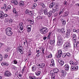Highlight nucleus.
Segmentation results:
<instances>
[{
    "mask_svg": "<svg viewBox=\"0 0 79 79\" xmlns=\"http://www.w3.org/2000/svg\"><path fill=\"white\" fill-rule=\"evenodd\" d=\"M61 55H62V51L59 50L58 52L56 54V56L57 58H61Z\"/></svg>",
    "mask_w": 79,
    "mask_h": 79,
    "instance_id": "obj_7",
    "label": "nucleus"
},
{
    "mask_svg": "<svg viewBox=\"0 0 79 79\" xmlns=\"http://www.w3.org/2000/svg\"><path fill=\"white\" fill-rule=\"evenodd\" d=\"M5 8H6L7 6V5H6V4H4V5L3 6Z\"/></svg>",
    "mask_w": 79,
    "mask_h": 79,
    "instance_id": "obj_57",
    "label": "nucleus"
},
{
    "mask_svg": "<svg viewBox=\"0 0 79 79\" xmlns=\"http://www.w3.org/2000/svg\"><path fill=\"white\" fill-rule=\"evenodd\" d=\"M52 12L51 11H49L47 15L49 16V17H50L51 16H52Z\"/></svg>",
    "mask_w": 79,
    "mask_h": 79,
    "instance_id": "obj_32",
    "label": "nucleus"
},
{
    "mask_svg": "<svg viewBox=\"0 0 79 79\" xmlns=\"http://www.w3.org/2000/svg\"><path fill=\"white\" fill-rule=\"evenodd\" d=\"M13 13H15V14H17V13H18V12H17L16 9V8H13Z\"/></svg>",
    "mask_w": 79,
    "mask_h": 79,
    "instance_id": "obj_34",
    "label": "nucleus"
},
{
    "mask_svg": "<svg viewBox=\"0 0 79 79\" xmlns=\"http://www.w3.org/2000/svg\"><path fill=\"white\" fill-rule=\"evenodd\" d=\"M59 70L57 69H53V70L52 71V74H55L56 73H58L59 72Z\"/></svg>",
    "mask_w": 79,
    "mask_h": 79,
    "instance_id": "obj_12",
    "label": "nucleus"
},
{
    "mask_svg": "<svg viewBox=\"0 0 79 79\" xmlns=\"http://www.w3.org/2000/svg\"><path fill=\"white\" fill-rule=\"evenodd\" d=\"M65 69L66 71H68L69 70V66L68 64H66L64 65Z\"/></svg>",
    "mask_w": 79,
    "mask_h": 79,
    "instance_id": "obj_14",
    "label": "nucleus"
},
{
    "mask_svg": "<svg viewBox=\"0 0 79 79\" xmlns=\"http://www.w3.org/2000/svg\"><path fill=\"white\" fill-rule=\"evenodd\" d=\"M6 34L7 35L11 36L13 34V32L11 31H5Z\"/></svg>",
    "mask_w": 79,
    "mask_h": 79,
    "instance_id": "obj_10",
    "label": "nucleus"
},
{
    "mask_svg": "<svg viewBox=\"0 0 79 79\" xmlns=\"http://www.w3.org/2000/svg\"><path fill=\"white\" fill-rule=\"evenodd\" d=\"M72 37L73 40H74V42L76 41V40H77V37H76V35L75 34L73 35L72 36Z\"/></svg>",
    "mask_w": 79,
    "mask_h": 79,
    "instance_id": "obj_15",
    "label": "nucleus"
},
{
    "mask_svg": "<svg viewBox=\"0 0 79 79\" xmlns=\"http://www.w3.org/2000/svg\"><path fill=\"white\" fill-rule=\"evenodd\" d=\"M51 34V32H49V34H48V39H49L50 35Z\"/></svg>",
    "mask_w": 79,
    "mask_h": 79,
    "instance_id": "obj_51",
    "label": "nucleus"
},
{
    "mask_svg": "<svg viewBox=\"0 0 79 79\" xmlns=\"http://www.w3.org/2000/svg\"><path fill=\"white\" fill-rule=\"evenodd\" d=\"M3 15L4 13L2 11H0V18L1 19H2L3 18Z\"/></svg>",
    "mask_w": 79,
    "mask_h": 79,
    "instance_id": "obj_17",
    "label": "nucleus"
},
{
    "mask_svg": "<svg viewBox=\"0 0 79 79\" xmlns=\"http://www.w3.org/2000/svg\"><path fill=\"white\" fill-rule=\"evenodd\" d=\"M25 68L26 67H24L22 69L23 72H24V71H25Z\"/></svg>",
    "mask_w": 79,
    "mask_h": 79,
    "instance_id": "obj_53",
    "label": "nucleus"
},
{
    "mask_svg": "<svg viewBox=\"0 0 79 79\" xmlns=\"http://www.w3.org/2000/svg\"><path fill=\"white\" fill-rule=\"evenodd\" d=\"M4 75L5 76L10 77L11 75V73L10 72L8 71H6L4 73Z\"/></svg>",
    "mask_w": 79,
    "mask_h": 79,
    "instance_id": "obj_9",
    "label": "nucleus"
},
{
    "mask_svg": "<svg viewBox=\"0 0 79 79\" xmlns=\"http://www.w3.org/2000/svg\"><path fill=\"white\" fill-rule=\"evenodd\" d=\"M29 79H41V78H37L36 79V77L35 76H29Z\"/></svg>",
    "mask_w": 79,
    "mask_h": 79,
    "instance_id": "obj_13",
    "label": "nucleus"
},
{
    "mask_svg": "<svg viewBox=\"0 0 79 79\" xmlns=\"http://www.w3.org/2000/svg\"><path fill=\"white\" fill-rule=\"evenodd\" d=\"M37 6V4L35 3L33 4L32 7V9H34L35 8V7Z\"/></svg>",
    "mask_w": 79,
    "mask_h": 79,
    "instance_id": "obj_33",
    "label": "nucleus"
},
{
    "mask_svg": "<svg viewBox=\"0 0 79 79\" xmlns=\"http://www.w3.org/2000/svg\"><path fill=\"white\" fill-rule=\"evenodd\" d=\"M78 44H79V41H77L76 43H75L74 45H76V46H77V45H78Z\"/></svg>",
    "mask_w": 79,
    "mask_h": 79,
    "instance_id": "obj_50",
    "label": "nucleus"
},
{
    "mask_svg": "<svg viewBox=\"0 0 79 79\" xmlns=\"http://www.w3.org/2000/svg\"><path fill=\"white\" fill-rule=\"evenodd\" d=\"M52 12L53 13H55V11H56V9L55 10V9H52Z\"/></svg>",
    "mask_w": 79,
    "mask_h": 79,
    "instance_id": "obj_55",
    "label": "nucleus"
},
{
    "mask_svg": "<svg viewBox=\"0 0 79 79\" xmlns=\"http://www.w3.org/2000/svg\"><path fill=\"white\" fill-rule=\"evenodd\" d=\"M55 43V39H54L53 40H50V44L52 45V44H53Z\"/></svg>",
    "mask_w": 79,
    "mask_h": 79,
    "instance_id": "obj_37",
    "label": "nucleus"
},
{
    "mask_svg": "<svg viewBox=\"0 0 79 79\" xmlns=\"http://www.w3.org/2000/svg\"><path fill=\"white\" fill-rule=\"evenodd\" d=\"M44 13L45 15H47L48 12H47V9L45 8L44 10Z\"/></svg>",
    "mask_w": 79,
    "mask_h": 79,
    "instance_id": "obj_31",
    "label": "nucleus"
},
{
    "mask_svg": "<svg viewBox=\"0 0 79 79\" xmlns=\"http://www.w3.org/2000/svg\"><path fill=\"white\" fill-rule=\"evenodd\" d=\"M56 11H58V10H59V9H60V6L59 5H56Z\"/></svg>",
    "mask_w": 79,
    "mask_h": 79,
    "instance_id": "obj_26",
    "label": "nucleus"
},
{
    "mask_svg": "<svg viewBox=\"0 0 79 79\" xmlns=\"http://www.w3.org/2000/svg\"><path fill=\"white\" fill-rule=\"evenodd\" d=\"M11 8V6H8L7 7H6L5 9V10L6 11H8L9 10H10Z\"/></svg>",
    "mask_w": 79,
    "mask_h": 79,
    "instance_id": "obj_23",
    "label": "nucleus"
},
{
    "mask_svg": "<svg viewBox=\"0 0 79 79\" xmlns=\"http://www.w3.org/2000/svg\"><path fill=\"white\" fill-rule=\"evenodd\" d=\"M11 2L12 3H14V5H18V1L16 0L12 1Z\"/></svg>",
    "mask_w": 79,
    "mask_h": 79,
    "instance_id": "obj_25",
    "label": "nucleus"
},
{
    "mask_svg": "<svg viewBox=\"0 0 79 79\" xmlns=\"http://www.w3.org/2000/svg\"><path fill=\"white\" fill-rule=\"evenodd\" d=\"M48 30H47V28L46 27L41 28L40 30V32L42 34H45L47 33Z\"/></svg>",
    "mask_w": 79,
    "mask_h": 79,
    "instance_id": "obj_2",
    "label": "nucleus"
},
{
    "mask_svg": "<svg viewBox=\"0 0 79 79\" xmlns=\"http://www.w3.org/2000/svg\"><path fill=\"white\" fill-rule=\"evenodd\" d=\"M63 47L64 49H67L69 48H70L71 47V44H70V43L69 42H67L65 44L64 46Z\"/></svg>",
    "mask_w": 79,
    "mask_h": 79,
    "instance_id": "obj_3",
    "label": "nucleus"
},
{
    "mask_svg": "<svg viewBox=\"0 0 79 79\" xmlns=\"http://www.w3.org/2000/svg\"><path fill=\"white\" fill-rule=\"evenodd\" d=\"M66 56V53H64L62 55V57L63 58H65Z\"/></svg>",
    "mask_w": 79,
    "mask_h": 79,
    "instance_id": "obj_39",
    "label": "nucleus"
},
{
    "mask_svg": "<svg viewBox=\"0 0 79 79\" xmlns=\"http://www.w3.org/2000/svg\"><path fill=\"white\" fill-rule=\"evenodd\" d=\"M25 13L26 14L29 15H32V12L31 11L27 9L25 11Z\"/></svg>",
    "mask_w": 79,
    "mask_h": 79,
    "instance_id": "obj_11",
    "label": "nucleus"
},
{
    "mask_svg": "<svg viewBox=\"0 0 79 79\" xmlns=\"http://www.w3.org/2000/svg\"><path fill=\"white\" fill-rule=\"evenodd\" d=\"M71 54H70V53H69L68 52L67 53H66V56H67L68 57H69V56H71Z\"/></svg>",
    "mask_w": 79,
    "mask_h": 79,
    "instance_id": "obj_44",
    "label": "nucleus"
},
{
    "mask_svg": "<svg viewBox=\"0 0 79 79\" xmlns=\"http://www.w3.org/2000/svg\"><path fill=\"white\" fill-rule=\"evenodd\" d=\"M17 49L20 53L22 54L23 53V48L21 45H19V46L17 48Z\"/></svg>",
    "mask_w": 79,
    "mask_h": 79,
    "instance_id": "obj_4",
    "label": "nucleus"
},
{
    "mask_svg": "<svg viewBox=\"0 0 79 79\" xmlns=\"http://www.w3.org/2000/svg\"><path fill=\"white\" fill-rule=\"evenodd\" d=\"M47 58H52V54L49 55L48 56H46Z\"/></svg>",
    "mask_w": 79,
    "mask_h": 79,
    "instance_id": "obj_40",
    "label": "nucleus"
},
{
    "mask_svg": "<svg viewBox=\"0 0 79 79\" xmlns=\"http://www.w3.org/2000/svg\"><path fill=\"white\" fill-rule=\"evenodd\" d=\"M78 66H72L71 67L70 69L72 71H77L78 69Z\"/></svg>",
    "mask_w": 79,
    "mask_h": 79,
    "instance_id": "obj_8",
    "label": "nucleus"
},
{
    "mask_svg": "<svg viewBox=\"0 0 79 79\" xmlns=\"http://www.w3.org/2000/svg\"><path fill=\"white\" fill-rule=\"evenodd\" d=\"M10 48H7L6 50H7V52H9V51H10Z\"/></svg>",
    "mask_w": 79,
    "mask_h": 79,
    "instance_id": "obj_58",
    "label": "nucleus"
},
{
    "mask_svg": "<svg viewBox=\"0 0 79 79\" xmlns=\"http://www.w3.org/2000/svg\"><path fill=\"white\" fill-rule=\"evenodd\" d=\"M69 64H71V65H73V64L74 63V61H70L69 62Z\"/></svg>",
    "mask_w": 79,
    "mask_h": 79,
    "instance_id": "obj_45",
    "label": "nucleus"
},
{
    "mask_svg": "<svg viewBox=\"0 0 79 79\" xmlns=\"http://www.w3.org/2000/svg\"><path fill=\"white\" fill-rule=\"evenodd\" d=\"M36 19H37V20H39V19L42 20L43 19V17L42 16H38L36 18Z\"/></svg>",
    "mask_w": 79,
    "mask_h": 79,
    "instance_id": "obj_27",
    "label": "nucleus"
},
{
    "mask_svg": "<svg viewBox=\"0 0 79 79\" xmlns=\"http://www.w3.org/2000/svg\"><path fill=\"white\" fill-rule=\"evenodd\" d=\"M60 73H62L60 74L61 77H65V76H66V74H67L66 71L63 70H60Z\"/></svg>",
    "mask_w": 79,
    "mask_h": 79,
    "instance_id": "obj_5",
    "label": "nucleus"
},
{
    "mask_svg": "<svg viewBox=\"0 0 79 79\" xmlns=\"http://www.w3.org/2000/svg\"><path fill=\"white\" fill-rule=\"evenodd\" d=\"M78 65V62L76 61V60H75L73 61V65L74 66H77Z\"/></svg>",
    "mask_w": 79,
    "mask_h": 79,
    "instance_id": "obj_29",
    "label": "nucleus"
},
{
    "mask_svg": "<svg viewBox=\"0 0 79 79\" xmlns=\"http://www.w3.org/2000/svg\"><path fill=\"white\" fill-rule=\"evenodd\" d=\"M13 20L11 19H10L9 21V22L10 23H11L13 22Z\"/></svg>",
    "mask_w": 79,
    "mask_h": 79,
    "instance_id": "obj_49",
    "label": "nucleus"
},
{
    "mask_svg": "<svg viewBox=\"0 0 79 79\" xmlns=\"http://www.w3.org/2000/svg\"><path fill=\"white\" fill-rule=\"evenodd\" d=\"M47 37H44V38H43V39L44 40H46V39H47Z\"/></svg>",
    "mask_w": 79,
    "mask_h": 79,
    "instance_id": "obj_64",
    "label": "nucleus"
},
{
    "mask_svg": "<svg viewBox=\"0 0 79 79\" xmlns=\"http://www.w3.org/2000/svg\"><path fill=\"white\" fill-rule=\"evenodd\" d=\"M67 3V2H66V1H64V5H67V4H66Z\"/></svg>",
    "mask_w": 79,
    "mask_h": 79,
    "instance_id": "obj_52",
    "label": "nucleus"
},
{
    "mask_svg": "<svg viewBox=\"0 0 79 79\" xmlns=\"http://www.w3.org/2000/svg\"><path fill=\"white\" fill-rule=\"evenodd\" d=\"M31 28H30V27L27 28V31L28 32H31Z\"/></svg>",
    "mask_w": 79,
    "mask_h": 79,
    "instance_id": "obj_46",
    "label": "nucleus"
},
{
    "mask_svg": "<svg viewBox=\"0 0 79 79\" xmlns=\"http://www.w3.org/2000/svg\"><path fill=\"white\" fill-rule=\"evenodd\" d=\"M61 21L62 22V23L63 25H65L66 24V21L64 20L63 19H61Z\"/></svg>",
    "mask_w": 79,
    "mask_h": 79,
    "instance_id": "obj_28",
    "label": "nucleus"
},
{
    "mask_svg": "<svg viewBox=\"0 0 79 79\" xmlns=\"http://www.w3.org/2000/svg\"><path fill=\"white\" fill-rule=\"evenodd\" d=\"M61 13H63V11L62 10L59 12V15H60Z\"/></svg>",
    "mask_w": 79,
    "mask_h": 79,
    "instance_id": "obj_63",
    "label": "nucleus"
},
{
    "mask_svg": "<svg viewBox=\"0 0 79 79\" xmlns=\"http://www.w3.org/2000/svg\"><path fill=\"white\" fill-rule=\"evenodd\" d=\"M31 68L32 69V71L33 72H35V71L37 70V67H36V66L34 65Z\"/></svg>",
    "mask_w": 79,
    "mask_h": 79,
    "instance_id": "obj_19",
    "label": "nucleus"
},
{
    "mask_svg": "<svg viewBox=\"0 0 79 79\" xmlns=\"http://www.w3.org/2000/svg\"><path fill=\"white\" fill-rule=\"evenodd\" d=\"M61 31V30L60 29H57V32H60Z\"/></svg>",
    "mask_w": 79,
    "mask_h": 79,
    "instance_id": "obj_54",
    "label": "nucleus"
},
{
    "mask_svg": "<svg viewBox=\"0 0 79 79\" xmlns=\"http://www.w3.org/2000/svg\"><path fill=\"white\" fill-rule=\"evenodd\" d=\"M55 2H52L51 4H50L49 7L50 8H53V6H55Z\"/></svg>",
    "mask_w": 79,
    "mask_h": 79,
    "instance_id": "obj_18",
    "label": "nucleus"
},
{
    "mask_svg": "<svg viewBox=\"0 0 79 79\" xmlns=\"http://www.w3.org/2000/svg\"><path fill=\"white\" fill-rule=\"evenodd\" d=\"M1 65L2 66H8V64H7V63L3 62L1 64Z\"/></svg>",
    "mask_w": 79,
    "mask_h": 79,
    "instance_id": "obj_35",
    "label": "nucleus"
},
{
    "mask_svg": "<svg viewBox=\"0 0 79 79\" xmlns=\"http://www.w3.org/2000/svg\"><path fill=\"white\" fill-rule=\"evenodd\" d=\"M41 74V72L40 71H37L35 72V74L37 76H40Z\"/></svg>",
    "mask_w": 79,
    "mask_h": 79,
    "instance_id": "obj_24",
    "label": "nucleus"
},
{
    "mask_svg": "<svg viewBox=\"0 0 79 79\" xmlns=\"http://www.w3.org/2000/svg\"><path fill=\"white\" fill-rule=\"evenodd\" d=\"M57 39L58 40V41L57 42V44L60 46V45H62L63 44V38L61 37V36L60 35H58L57 36Z\"/></svg>",
    "mask_w": 79,
    "mask_h": 79,
    "instance_id": "obj_1",
    "label": "nucleus"
},
{
    "mask_svg": "<svg viewBox=\"0 0 79 79\" xmlns=\"http://www.w3.org/2000/svg\"><path fill=\"white\" fill-rule=\"evenodd\" d=\"M74 6H75L76 8H77V6H78V7H79V4L77 3L75 4L74 5Z\"/></svg>",
    "mask_w": 79,
    "mask_h": 79,
    "instance_id": "obj_41",
    "label": "nucleus"
},
{
    "mask_svg": "<svg viewBox=\"0 0 79 79\" xmlns=\"http://www.w3.org/2000/svg\"><path fill=\"white\" fill-rule=\"evenodd\" d=\"M8 56L6 54H5L3 58H4V59H6V58Z\"/></svg>",
    "mask_w": 79,
    "mask_h": 79,
    "instance_id": "obj_43",
    "label": "nucleus"
},
{
    "mask_svg": "<svg viewBox=\"0 0 79 79\" xmlns=\"http://www.w3.org/2000/svg\"><path fill=\"white\" fill-rule=\"evenodd\" d=\"M3 16H4V17H5L6 18V17H8V14H7L6 13H5V14L4 13Z\"/></svg>",
    "mask_w": 79,
    "mask_h": 79,
    "instance_id": "obj_48",
    "label": "nucleus"
},
{
    "mask_svg": "<svg viewBox=\"0 0 79 79\" xmlns=\"http://www.w3.org/2000/svg\"><path fill=\"white\" fill-rule=\"evenodd\" d=\"M11 30H12L11 28L9 27L6 29V31H11Z\"/></svg>",
    "mask_w": 79,
    "mask_h": 79,
    "instance_id": "obj_38",
    "label": "nucleus"
},
{
    "mask_svg": "<svg viewBox=\"0 0 79 79\" xmlns=\"http://www.w3.org/2000/svg\"><path fill=\"white\" fill-rule=\"evenodd\" d=\"M45 66V64H42L41 65V68H43V67Z\"/></svg>",
    "mask_w": 79,
    "mask_h": 79,
    "instance_id": "obj_47",
    "label": "nucleus"
},
{
    "mask_svg": "<svg viewBox=\"0 0 79 79\" xmlns=\"http://www.w3.org/2000/svg\"><path fill=\"white\" fill-rule=\"evenodd\" d=\"M40 5L42 7V9H44L45 7V4L43 2H41L40 3Z\"/></svg>",
    "mask_w": 79,
    "mask_h": 79,
    "instance_id": "obj_21",
    "label": "nucleus"
},
{
    "mask_svg": "<svg viewBox=\"0 0 79 79\" xmlns=\"http://www.w3.org/2000/svg\"><path fill=\"white\" fill-rule=\"evenodd\" d=\"M14 64H17V63H18V62L16 60H14Z\"/></svg>",
    "mask_w": 79,
    "mask_h": 79,
    "instance_id": "obj_56",
    "label": "nucleus"
},
{
    "mask_svg": "<svg viewBox=\"0 0 79 79\" xmlns=\"http://www.w3.org/2000/svg\"><path fill=\"white\" fill-rule=\"evenodd\" d=\"M19 5L20 6H24V2L21 1L19 2Z\"/></svg>",
    "mask_w": 79,
    "mask_h": 79,
    "instance_id": "obj_16",
    "label": "nucleus"
},
{
    "mask_svg": "<svg viewBox=\"0 0 79 79\" xmlns=\"http://www.w3.org/2000/svg\"><path fill=\"white\" fill-rule=\"evenodd\" d=\"M79 32V29L76 30V33H77Z\"/></svg>",
    "mask_w": 79,
    "mask_h": 79,
    "instance_id": "obj_60",
    "label": "nucleus"
},
{
    "mask_svg": "<svg viewBox=\"0 0 79 79\" xmlns=\"http://www.w3.org/2000/svg\"><path fill=\"white\" fill-rule=\"evenodd\" d=\"M76 30L75 29H73V32H76Z\"/></svg>",
    "mask_w": 79,
    "mask_h": 79,
    "instance_id": "obj_59",
    "label": "nucleus"
},
{
    "mask_svg": "<svg viewBox=\"0 0 79 79\" xmlns=\"http://www.w3.org/2000/svg\"><path fill=\"white\" fill-rule=\"evenodd\" d=\"M2 60H3V56L2 54H0V61H2Z\"/></svg>",
    "mask_w": 79,
    "mask_h": 79,
    "instance_id": "obj_42",
    "label": "nucleus"
},
{
    "mask_svg": "<svg viewBox=\"0 0 79 79\" xmlns=\"http://www.w3.org/2000/svg\"><path fill=\"white\" fill-rule=\"evenodd\" d=\"M67 34L66 35V37H70V34H71V33L72 31V30H71V29H67Z\"/></svg>",
    "mask_w": 79,
    "mask_h": 79,
    "instance_id": "obj_6",
    "label": "nucleus"
},
{
    "mask_svg": "<svg viewBox=\"0 0 79 79\" xmlns=\"http://www.w3.org/2000/svg\"><path fill=\"white\" fill-rule=\"evenodd\" d=\"M28 21L31 24H34V21L33 20H28Z\"/></svg>",
    "mask_w": 79,
    "mask_h": 79,
    "instance_id": "obj_36",
    "label": "nucleus"
},
{
    "mask_svg": "<svg viewBox=\"0 0 79 79\" xmlns=\"http://www.w3.org/2000/svg\"><path fill=\"white\" fill-rule=\"evenodd\" d=\"M51 63L50 64V66H54L55 65L54 60L52 59L51 60Z\"/></svg>",
    "mask_w": 79,
    "mask_h": 79,
    "instance_id": "obj_20",
    "label": "nucleus"
},
{
    "mask_svg": "<svg viewBox=\"0 0 79 79\" xmlns=\"http://www.w3.org/2000/svg\"><path fill=\"white\" fill-rule=\"evenodd\" d=\"M2 45H3V44L2 43H0V48L2 47Z\"/></svg>",
    "mask_w": 79,
    "mask_h": 79,
    "instance_id": "obj_61",
    "label": "nucleus"
},
{
    "mask_svg": "<svg viewBox=\"0 0 79 79\" xmlns=\"http://www.w3.org/2000/svg\"><path fill=\"white\" fill-rule=\"evenodd\" d=\"M8 20H7L6 19H5V23H7V22H8Z\"/></svg>",
    "mask_w": 79,
    "mask_h": 79,
    "instance_id": "obj_62",
    "label": "nucleus"
},
{
    "mask_svg": "<svg viewBox=\"0 0 79 79\" xmlns=\"http://www.w3.org/2000/svg\"><path fill=\"white\" fill-rule=\"evenodd\" d=\"M22 24H23L22 23H20L19 24V26H20V29L21 31H23V26Z\"/></svg>",
    "mask_w": 79,
    "mask_h": 79,
    "instance_id": "obj_30",
    "label": "nucleus"
},
{
    "mask_svg": "<svg viewBox=\"0 0 79 79\" xmlns=\"http://www.w3.org/2000/svg\"><path fill=\"white\" fill-rule=\"evenodd\" d=\"M58 61L59 63H60V66H63V65L64 64V61H63V60H59Z\"/></svg>",
    "mask_w": 79,
    "mask_h": 79,
    "instance_id": "obj_22",
    "label": "nucleus"
}]
</instances>
